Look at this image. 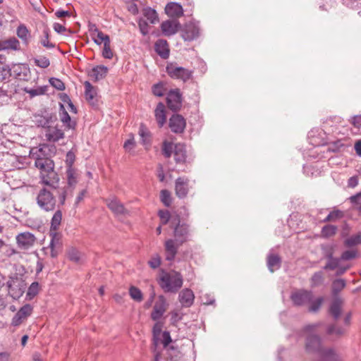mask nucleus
Wrapping results in <instances>:
<instances>
[{"instance_id":"a211bd4d","label":"nucleus","mask_w":361,"mask_h":361,"mask_svg":"<svg viewBox=\"0 0 361 361\" xmlns=\"http://www.w3.org/2000/svg\"><path fill=\"white\" fill-rule=\"evenodd\" d=\"M180 27V23L177 20H165L161 24V31L166 36L176 34Z\"/></svg>"},{"instance_id":"4468645a","label":"nucleus","mask_w":361,"mask_h":361,"mask_svg":"<svg viewBox=\"0 0 361 361\" xmlns=\"http://www.w3.org/2000/svg\"><path fill=\"white\" fill-rule=\"evenodd\" d=\"M189 192V179L187 177H178L175 181V193L180 198L186 197Z\"/></svg>"},{"instance_id":"e2e57ef3","label":"nucleus","mask_w":361,"mask_h":361,"mask_svg":"<svg viewBox=\"0 0 361 361\" xmlns=\"http://www.w3.org/2000/svg\"><path fill=\"white\" fill-rule=\"evenodd\" d=\"M357 256V252L356 250H348L344 251L340 259L342 261H348L356 258Z\"/></svg>"},{"instance_id":"9d476101","label":"nucleus","mask_w":361,"mask_h":361,"mask_svg":"<svg viewBox=\"0 0 361 361\" xmlns=\"http://www.w3.org/2000/svg\"><path fill=\"white\" fill-rule=\"evenodd\" d=\"M34 307L31 304L26 303L19 308L16 314L13 317L11 325L18 326L24 319H26L33 312Z\"/></svg>"},{"instance_id":"7c9ffc66","label":"nucleus","mask_w":361,"mask_h":361,"mask_svg":"<svg viewBox=\"0 0 361 361\" xmlns=\"http://www.w3.org/2000/svg\"><path fill=\"white\" fill-rule=\"evenodd\" d=\"M42 290V286L38 281H33L28 287L26 293V300L34 299Z\"/></svg>"},{"instance_id":"8fccbe9b","label":"nucleus","mask_w":361,"mask_h":361,"mask_svg":"<svg viewBox=\"0 0 361 361\" xmlns=\"http://www.w3.org/2000/svg\"><path fill=\"white\" fill-rule=\"evenodd\" d=\"M338 228L336 226L327 224L322 228V235L324 238H329L334 236L337 232Z\"/></svg>"},{"instance_id":"c03bdc74","label":"nucleus","mask_w":361,"mask_h":361,"mask_svg":"<svg viewBox=\"0 0 361 361\" xmlns=\"http://www.w3.org/2000/svg\"><path fill=\"white\" fill-rule=\"evenodd\" d=\"M94 27V31L97 32V35L95 37H93V41L95 44L100 45L102 43L104 44L108 41H110V37L109 35L103 33L102 31H99L94 25H92V32L93 31V27Z\"/></svg>"},{"instance_id":"9b49d317","label":"nucleus","mask_w":361,"mask_h":361,"mask_svg":"<svg viewBox=\"0 0 361 361\" xmlns=\"http://www.w3.org/2000/svg\"><path fill=\"white\" fill-rule=\"evenodd\" d=\"M169 127L173 133H183L186 127V121L182 115L173 114L169 120Z\"/></svg>"},{"instance_id":"a18cd8bd","label":"nucleus","mask_w":361,"mask_h":361,"mask_svg":"<svg viewBox=\"0 0 361 361\" xmlns=\"http://www.w3.org/2000/svg\"><path fill=\"white\" fill-rule=\"evenodd\" d=\"M346 247H352L361 244V232L346 238L343 242Z\"/></svg>"},{"instance_id":"f257e3e1","label":"nucleus","mask_w":361,"mask_h":361,"mask_svg":"<svg viewBox=\"0 0 361 361\" xmlns=\"http://www.w3.org/2000/svg\"><path fill=\"white\" fill-rule=\"evenodd\" d=\"M170 227L173 230V238L166 240L164 247L166 260L171 262L174 260L178 247L190 240V226L182 221L180 216L176 214L172 217Z\"/></svg>"},{"instance_id":"f8f14e48","label":"nucleus","mask_w":361,"mask_h":361,"mask_svg":"<svg viewBox=\"0 0 361 361\" xmlns=\"http://www.w3.org/2000/svg\"><path fill=\"white\" fill-rule=\"evenodd\" d=\"M16 239L19 248L27 250L35 244L36 237L33 233L26 231L18 233Z\"/></svg>"},{"instance_id":"ddd939ff","label":"nucleus","mask_w":361,"mask_h":361,"mask_svg":"<svg viewBox=\"0 0 361 361\" xmlns=\"http://www.w3.org/2000/svg\"><path fill=\"white\" fill-rule=\"evenodd\" d=\"M12 75L15 78L23 80H27L28 75L30 74V67L27 63H15L10 64Z\"/></svg>"},{"instance_id":"f03ea898","label":"nucleus","mask_w":361,"mask_h":361,"mask_svg":"<svg viewBox=\"0 0 361 361\" xmlns=\"http://www.w3.org/2000/svg\"><path fill=\"white\" fill-rule=\"evenodd\" d=\"M160 272L158 283L165 293H176L183 286V279L180 272L173 270L169 273L163 269Z\"/></svg>"},{"instance_id":"2eb2a0df","label":"nucleus","mask_w":361,"mask_h":361,"mask_svg":"<svg viewBox=\"0 0 361 361\" xmlns=\"http://www.w3.org/2000/svg\"><path fill=\"white\" fill-rule=\"evenodd\" d=\"M166 300L162 295L158 297L157 301L155 302L153 310L151 313V319L153 321H158L166 311Z\"/></svg>"},{"instance_id":"b1692460","label":"nucleus","mask_w":361,"mask_h":361,"mask_svg":"<svg viewBox=\"0 0 361 361\" xmlns=\"http://www.w3.org/2000/svg\"><path fill=\"white\" fill-rule=\"evenodd\" d=\"M154 49L157 54L163 59H166L169 57V45L165 39H159L154 44Z\"/></svg>"},{"instance_id":"680f3d73","label":"nucleus","mask_w":361,"mask_h":361,"mask_svg":"<svg viewBox=\"0 0 361 361\" xmlns=\"http://www.w3.org/2000/svg\"><path fill=\"white\" fill-rule=\"evenodd\" d=\"M158 215L160 218L161 225H166L169 221L171 222L173 216H171V214L169 210H159L158 212Z\"/></svg>"},{"instance_id":"774afa93","label":"nucleus","mask_w":361,"mask_h":361,"mask_svg":"<svg viewBox=\"0 0 361 361\" xmlns=\"http://www.w3.org/2000/svg\"><path fill=\"white\" fill-rule=\"evenodd\" d=\"M49 235L51 236V241L49 247H56V245L59 243L61 235L54 231H49Z\"/></svg>"},{"instance_id":"de8ad7c7","label":"nucleus","mask_w":361,"mask_h":361,"mask_svg":"<svg viewBox=\"0 0 361 361\" xmlns=\"http://www.w3.org/2000/svg\"><path fill=\"white\" fill-rule=\"evenodd\" d=\"M67 183L68 187H75L78 183L75 174V169L74 167L67 168Z\"/></svg>"},{"instance_id":"6e6d98bb","label":"nucleus","mask_w":361,"mask_h":361,"mask_svg":"<svg viewBox=\"0 0 361 361\" xmlns=\"http://www.w3.org/2000/svg\"><path fill=\"white\" fill-rule=\"evenodd\" d=\"M328 262L324 267V269L325 270H335L340 265V262L342 261L339 257L328 258Z\"/></svg>"},{"instance_id":"58836bf2","label":"nucleus","mask_w":361,"mask_h":361,"mask_svg":"<svg viewBox=\"0 0 361 361\" xmlns=\"http://www.w3.org/2000/svg\"><path fill=\"white\" fill-rule=\"evenodd\" d=\"M345 329L337 326L336 324H329L327 328L326 333L329 336H336V338L341 337L345 334Z\"/></svg>"},{"instance_id":"72a5a7b5","label":"nucleus","mask_w":361,"mask_h":361,"mask_svg":"<svg viewBox=\"0 0 361 361\" xmlns=\"http://www.w3.org/2000/svg\"><path fill=\"white\" fill-rule=\"evenodd\" d=\"M138 134L141 137V143L143 145H151V133L143 123L140 126Z\"/></svg>"},{"instance_id":"7ed1b4c3","label":"nucleus","mask_w":361,"mask_h":361,"mask_svg":"<svg viewBox=\"0 0 361 361\" xmlns=\"http://www.w3.org/2000/svg\"><path fill=\"white\" fill-rule=\"evenodd\" d=\"M305 350L309 353L318 354L322 359L328 358L333 354V348H324L322 341L317 334H309L305 339Z\"/></svg>"},{"instance_id":"3c124183","label":"nucleus","mask_w":361,"mask_h":361,"mask_svg":"<svg viewBox=\"0 0 361 361\" xmlns=\"http://www.w3.org/2000/svg\"><path fill=\"white\" fill-rule=\"evenodd\" d=\"M162 324L161 322H157L152 328L153 334V346L155 348L157 347L159 336L161 334Z\"/></svg>"},{"instance_id":"4d7b16f0","label":"nucleus","mask_w":361,"mask_h":361,"mask_svg":"<svg viewBox=\"0 0 361 361\" xmlns=\"http://www.w3.org/2000/svg\"><path fill=\"white\" fill-rule=\"evenodd\" d=\"M343 216V212L339 209L331 212L323 220L324 222L335 221Z\"/></svg>"},{"instance_id":"6ab92c4d","label":"nucleus","mask_w":361,"mask_h":361,"mask_svg":"<svg viewBox=\"0 0 361 361\" xmlns=\"http://www.w3.org/2000/svg\"><path fill=\"white\" fill-rule=\"evenodd\" d=\"M281 257L278 254L271 252H269L267 256V266L271 273L279 269L281 267Z\"/></svg>"},{"instance_id":"603ef678","label":"nucleus","mask_w":361,"mask_h":361,"mask_svg":"<svg viewBox=\"0 0 361 361\" xmlns=\"http://www.w3.org/2000/svg\"><path fill=\"white\" fill-rule=\"evenodd\" d=\"M160 200L165 207H169L172 203V197L170 191L166 189L161 190L160 192Z\"/></svg>"},{"instance_id":"13d9d810","label":"nucleus","mask_w":361,"mask_h":361,"mask_svg":"<svg viewBox=\"0 0 361 361\" xmlns=\"http://www.w3.org/2000/svg\"><path fill=\"white\" fill-rule=\"evenodd\" d=\"M324 302V298L320 296L318 297L316 300H312L310 302V306L309 307V311L311 312H317L321 308L322 305Z\"/></svg>"},{"instance_id":"c85d7f7f","label":"nucleus","mask_w":361,"mask_h":361,"mask_svg":"<svg viewBox=\"0 0 361 361\" xmlns=\"http://www.w3.org/2000/svg\"><path fill=\"white\" fill-rule=\"evenodd\" d=\"M26 283L23 278H20V283L13 286L8 295L14 300H18L25 293Z\"/></svg>"},{"instance_id":"bb28decb","label":"nucleus","mask_w":361,"mask_h":361,"mask_svg":"<svg viewBox=\"0 0 361 361\" xmlns=\"http://www.w3.org/2000/svg\"><path fill=\"white\" fill-rule=\"evenodd\" d=\"M34 117L43 118L46 121L47 126L57 121L56 114L55 113H49V108L47 107L39 109L34 114Z\"/></svg>"},{"instance_id":"f704fd0d","label":"nucleus","mask_w":361,"mask_h":361,"mask_svg":"<svg viewBox=\"0 0 361 361\" xmlns=\"http://www.w3.org/2000/svg\"><path fill=\"white\" fill-rule=\"evenodd\" d=\"M107 205L109 209H111L116 215L125 214L127 212L123 204L116 199L111 200L107 204Z\"/></svg>"},{"instance_id":"052dcab7","label":"nucleus","mask_w":361,"mask_h":361,"mask_svg":"<svg viewBox=\"0 0 361 361\" xmlns=\"http://www.w3.org/2000/svg\"><path fill=\"white\" fill-rule=\"evenodd\" d=\"M102 56L106 59H111L114 56L113 51L111 49V41H108L104 44L102 51Z\"/></svg>"},{"instance_id":"2f4dec72","label":"nucleus","mask_w":361,"mask_h":361,"mask_svg":"<svg viewBox=\"0 0 361 361\" xmlns=\"http://www.w3.org/2000/svg\"><path fill=\"white\" fill-rule=\"evenodd\" d=\"M45 136L48 142H56L59 140L63 139L65 134L62 130L59 129L58 127L56 126L53 132H50V130L49 131L47 130Z\"/></svg>"},{"instance_id":"6e6552de","label":"nucleus","mask_w":361,"mask_h":361,"mask_svg":"<svg viewBox=\"0 0 361 361\" xmlns=\"http://www.w3.org/2000/svg\"><path fill=\"white\" fill-rule=\"evenodd\" d=\"M180 35L184 41L191 42L200 37V28L197 23L189 22L180 29Z\"/></svg>"},{"instance_id":"412c9836","label":"nucleus","mask_w":361,"mask_h":361,"mask_svg":"<svg viewBox=\"0 0 361 361\" xmlns=\"http://www.w3.org/2000/svg\"><path fill=\"white\" fill-rule=\"evenodd\" d=\"M59 116L61 121L66 128L75 129L76 126V122L72 120L71 116L66 110L63 103H59Z\"/></svg>"},{"instance_id":"49530a36","label":"nucleus","mask_w":361,"mask_h":361,"mask_svg":"<svg viewBox=\"0 0 361 361\" xmlns=\"http://www.w3.org/2000/svg\"><path fill=\"white\" fill-rule=\"evenodd\" d=\"M166 84L164 82H159L152 87V92L154 95L161 97L166 92Z\"/></svg>"},{"instance_id":"393cba45","label":"nucleus","mask_w":361,"mask_h":361,"mask_svg":"<svg viewBox=\"0 0 361 361\" xmlns=\"http://www.w3.org/2000/svg\"><path fill=\"white\" fill-rule=\"evenodd\" d=\"M178 297L180 302L183 307H189L193 304L195 295L193 292L189 288L183 289L179 293Z\"/></svg>"},{"instance_id":"69168bd1","label":"nucleus","mask_w":361,"mask_h":361,"mask_svg":"<svg viewBox=\"0 0 361 361\" xmlns=\"http://www.w3.org/2000/svg\"><path fill=\"white\" fill-rule=\"evenodd\" d=\"M161 263V258L159 254H154L148 261L150 268L155 269L159 267Z\"/></svg>"},{"instance_id":"cd10ccee","label":"nucleus","mask_w":361,"mask_h":361,"mask_svg":"<svg viewBox=\"0 0 361 361\" xmlns=\"http://www.w3.org/2000/svg\"><path fill=\"white\" fill-rule=\"evenodd\" d=\"M16 35L18 38H20L24 44L27 46L30 42V38L31 37L30 30L27 27V26L20 23L17 29H16Z\"/></svg>"},{"instance_id":"5701e85b","label":"nucleus","mask_w":361,"mask_h":361,"mask_svg":"<svg viewBox=\"0 0 361 361\" xmlns=\"http://www.w3.org/2000/svg\"><path fill=\"white\" fill-rule=\"evenodd\" d=\"M166 13L171 18H179L183 15V9L180 4L176 2H170L165 7Z\"/></svg>"},{"instance_id":"39448f33","label":"nucleus","mask_w":361,"mask_h":361,"mask_svg":"<svg viewBox=\"0 0 361 361\" xmlns=\"http://www.w3.org/2000/svg\"><path fill=\"white\" fill-rule=\"evenodd\" d=\"M166 72L172 79L180 80L185 82L192 77V71L185 68L178 66L176 63H169L166 65Z\"/></svg>"},{"instance_id":"79ce46f5","label":"nucleus","mask_w":361,"mask_h":361,"mask_svg":"<svg viewBox=\"0 0 361 361\" xmlns=\"http://www.w3.org/2000/svg\"><path fill=\"white\" fill-rule=\"evenodd\" d=\"M175 151V144L171 142H169L167 140H164L162 142L161 146V153L164 157L166 159H169L171 157L172 154H173Z\"/></svg>"},{"instance_id":"e433bc0d","label":"nucleus","mask_w":361,"mask_h":361,"mask_svg":"<svg viewBox=\"0 0 361 361\" xmlns=\"http://www.w3.org/2000/svg\"><path fill=\"white\" fill-rule=\"evenodd\" d=\"M63 214L61 209H58L54 215L52 216V218L51 219V225H50V230L49 231H56L62 221Z\"/></svg>"},{"instance_id":"4c0bfd02","label":"nucleus","mask_w":361,"mask_h":361,"mask_svg":"<svg viewBox=\"0 0 361 361\" xmlns=\"http://www.w3.org/2000/svg\"><path fill=\"white\" fill-rule=\"evenodd\" d=\"M336 247L337 245L334 243L321 245V250L324 257L326 259L332 258Z\"/></svg>"},{"instance_id":"5fc2aeb1","label":"nucleus","mask_w":361,"mask_h":361,"mask_svg":"<svg viewBox=\"0 0 361 361\" xmlns=\"http://www.w3.org/2000/svg\"><path fill=\"white\" fill-rule=\"evenodd\" d=\"M49 85L54 89L63 91L66 89L65 83L59 78L55 77H51L49 78Z\"/></svg>"},{"instance_id":"ea45409f","label":"nucleus","mask_w":361,"mask_h":361,"mask_svg":"<svg viewBox=\"0 0 361 361\" xmlns=\"http://www.w3.org/2000/svg\"><path fill=\"white\" fill-rule=\"evenodd\" d=\"M50 29L46 25L43 30L44 37L41 39V44L47 49H52L56 47V44L49 41L50 38Z\"/></svg>"},{"instance_id":"c9c22d12","label":"nucleus","mask_w":361,"mask_h":361,"mask_svg":"<svg viewBox=\"0 0 361 361\" xmlns=\"http://www.w3.org/2000/svg\"><path fill=\"white\" fill-rule=\"evenodd\" d=\"M167 354V360L170 361H180L182 357V353L178 350V347L174 345H170L169 348L165 349Z\"/></svg>"},{"instance_id":"aec40b11","label":"nucleus","mask_w":361,"mask_h":361,"mask_svg":"<svg viewBox=\"0 0 361 361\" xmlns=\"http://www.w3.org/2000/svg\"><path fill=\"white\" fill-rule=\"evenodd\" d=\"M174 160L177 165H183L186 163L187 152L185 146L181 143L175 144L173 152Z\"/></svg>"},{"instance_id":"0eeeda50","label":"nucleus","mask_w":361,"mask_h":361,"mask_svg":"<svg viewBox=\"0 0 361 361\" xmlns=\"http://www.w3.org/2000/svg\"><path fill=\"white\" fill-rule=\"evenodd\" d=\"M290 298L295 306L301 307L312 301L313 299V293L312 290L299 289L293 292Z\"/></svg>"},{"instance_id":"4be33fe9","label":"nucleus","mask_w":361,"mask_h":361,"mask_svg":"<svg viewBox=\"0 0 361 361\" xmlns=\"http://www.w3.org/2000/svg\"><path fill=\"white\" fill-rule=\"evenodd\" d=\"M19 51L20 45L19 40L15 37H9L7 39H0V51L5 50Z\"/></svg>"},{"instance_id":"bf43d9fd","label":"nucleus","mask_w":361,"mask_h":361,"mask_svg":"<svg viewBox=\"0 0 361 361\" xmlns=\"http://www.w3.org/2000/svg\"><path fill=\"white\" fill-rule=\"evenodd\" d=\"M345 147V145L342 142L341 140H337L329 143V150L334 152H341Z\"/></svg>"},{"instance_id":"0e129e2a","label":"nucleus","mask_w":361,"mask_h":361,"mask_svg":"<svg viewBox=\"0 0 361 361\" xmlns=\"http://www.w3.org/2000/svg\"><path fill=\"white\" fill-rule=\"evenodd\" d=\"M11 76H12V73L10 64L4 65L2 67H0V81H4Z\"/></svg>"},{"instance_id":"338daca9","label":"nucleus","mask_w":361,"mask_h":361,"mask_svg":"<svg viewBox=\"0 0 361 361\" xmlns=\"http://www.w3.org/2000/svg\"><path fill=\"white\" fill-rule=\"evenodd\" d=\"M33 60L35 66L42 68H47L50 65V61L46 56H41L39 59L34 58Z\"/></svg>"},{"instance_id":"a878e982","label":"nucleus","mask_w":361,"mask_h":361,"mask_svg":"<svg viewBox=\"0 0 361 361\" xmlns=\"http://www.w3.org/2000/svg\"><path fill=\"white\" fill-rule=\"evenodd\" d=\"M154 116L159 128L163 127L166 121L165 106L162 102H159L155 111Z\"/></svg>"},{"instance_id":"37998d69","label":"nucleus","mask_w":361,"mask_h":361,"mask_svg":"<svg viewBox=\"0 0 361 361\" xmlns=\"http://www.w3.org/2000/svg\"><path fill=\"white\" fill-rule=\"evenodd\" d=\"M143 16L152 24H155L159 21L157 11L150 7H147L143 9Z\"/></svg>"},{"instance_id":"c756f323","label":"nucleus","mask_w":361,"mask_h":361,"mask_svg":"<svg viewBox=\"0 0 361 361\" xmlns=\"http://www.w3.org/2000/svg\"><path fill=\"white\" fill-rule=\"evenodd\" d=\"M48 85H42L38 86L36 88H28L27 87H25L23 90L29 94V97L30 99L34 98L37 96L44 95L47 94L48 90Z\"/></svg>"},{"instance_id":"09e8293b","label":"nucleus","mask_w":361,"mask_h":361,"mask_svg":"<svg viewBox=\"0 0 361 361\" xmlns=\"http://www.w3.org/2000/svg\"><path fill=\"white\" fill-rule=\"evenodd\" d=\"M67 258L73 262L79 264L80 262V252L74 247H71L66 252Z\"/></svg>"},{"instance_id":"dca6fc26","label":"nucleus","mask_w":361,"mask_h":361,"mask_svg":"<svg viewBox=\"0 0 361 361\" xmlns=\"http://www.w3.org/2000/svg\"><path fill=\"white\" fill-rule=\"evenodd\" d=\"M35 166L39 169L41 173H48L54 169V161L50 157H34Z\"/></svg>"},{"instance_id":"473e14b6","label":"nucleus","mask_w":361,"mask_h":361,"mask_svg":"<svg viewBox=\"0 0 361 361\" xmlns=\"http://www.w3.org/2000/svg\"><path fill=\"white\" fill-rule=\"evenodd\" d=\"M108 73V68L104 65L97 66L92 68V78L94 81L104 78Z\"/></svg>"},{"instance_id":"1a4fd4ad","label":"nucleus","mask_w":361,"mask_h":361,"mask_svg":"<svg viewBox=\"0 0 361 361\" xmlns=\"http://www.w3.org/2000/svg\"><path fill=\"white\" fill-rule=\"evenodd\" d=\"M39 179V183L47 188L48 187L51 190H58L59 188L60 177L54 169H53V171L47 173H41Z\"/></svg>"},{"instance_id":"423d86ee","label":"nucleus","mask_w":361,"mask_h":361,"mask_svg":"<svg viewBox=\"0 0 361 361\" xmlns=\"http://www.w3.org/2000/svg\"><path fill=\"white\" fill-rule=\"evenodd\" d=\"M183 101V94L178 88L171 89L166 93V105L168 109L173 112L177 113L181 109Z\"/></svg>"},{"instance_id":"f3484780","label":"nucleus","mask_w":361,"mask_h":361,"mask_svg":"<svg viewBox=\"0 0 361 361\" xmlns=\"http://www.w3.org/2000/svg\"><path fill=\"white\" fill-rule=\"evenodd\" d=\"M343 300L339 297H334L329 304L328 312L335 321L338 320L341 315Z\"/></svg>"},{"instance_id":"20e7f679","label":"nucleus","mask_w":361,"mask_h":361,"mask_svg":"<svg viewBox=\"0 0 361 361\" xmlns=\"http://www.w3.org/2000/svg\"><path fill=\"white\" fill-rule=\"evenodd\" d=\"M37 204L40 209L45 212H52L56 205V199L50 188H42L36 198Z\"/></svg>"},{"instance_id":"864d4df0","label":"nucleus","mask_w":361,"mask_h":361,"mask_svg":"<svg viewBox=\"0 0 361 361\" xmlns=\"http://www.w3.org/2000/svg\"><path fill=\"white\" fill-rule=\"evenodd\" d=\"M130 298L136 302H141L143 300V294L140 289L135 286H130L129 288Z\"/></svg>"},{"instance_id":"a19ab883","label":"nucleus","mask_w":361,"mask_h":361,"mask_svg":"<svg viewBox=\"0 0 361 361\" xmlns=\"http://www.w3.org/2000/svg\"><path fill=\"white\" fill-rule=\"evenodd\" d=\"M346 282L343 279H335L332 282L331 293L334 297L338 296V293L345 287Z\"/></svg>"}]
</instances>
